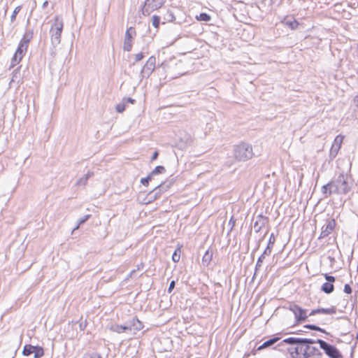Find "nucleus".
<instances>
[{
  "label": "nucleus",
  "instance_id": "9d476101",
  "mask_svg": "<svg viewBox=\"0 0 358 358\" xmlns=\"http://www.w3.org/2000/svg\"><path fill=\"white\" fill-rule=\"evenodd\" d=\"M136 35V29L133 27H129L125 33L124 40V46L123 49L124 51L129 52L132 48L131 40Z\"/></svg>",
  "mask_w": 358,
  "mask_h": 358
},
{
  "label": "nucleus",
  "instance_id": "4c0bfd02",
  "mask_svg": "<svg viewBox=\"0 0 358 358\" xmlns=\"http://www.w3.org/2000/svg\"><path fill=\"white\" fill-rule=\"evenodd\" d=\"M272 251V248H271V246H267L266 249L264 250V252L261 255H264V257L266 256H268L271 255Z\"/></svg>",
  "mask_w": 358,
  "mask_h": 358
},
{
  "label": "nucleus",
  "instance_id": "09e8293b",
  "mask_svg": "<svg viewBox=\"0 0 358 358\" xmlns=\"http://www.w3.org/2000/svg\"><path fill=\"white\" fill-rule=\"evenodd\" d=\"M48 5V1H45L43 3L42 8L44 9Z\"/></svg>",
  "mask_w": 358,
  "mask_h": 358
},
{
  "label": "nucleus",
  "instance_id": "0eeeda50",
  "mask_svg": "<svg viewBox=\"0 0 358 358\" xmlns=\"http://www.w3.org/2000/svg\"><path fill=\"white\" fill-rule=\"evenodd\" d=\"M317 343L320 344V348H322L330 358H341L342 357L340 352L335 346L326 341L317 339Z\"/></svg>",
  "mask_w": 358,
  "mask_h": 358
},
{
  "label": "nucleus",
  "instance_id": "a19ab883",
  "mask_svg": "<svg viewBox=\"0 0 358 358\" xmlns=\"http://www.w3.org/2000/svg\"><path fill=\"white\" fill-rule=\"evenodd\" d=\"M143 57H144V55H143V52L137 53L136 55H135V58H134L135 62H138L141 61Z\"/></svg>",
  "mask_w": 358,
  "mask_h": 358
},
{
  "label": "nucleus",
  "instance_id": "4be33fe9",
  "mask_svg": "<svg viewBox=\"0 0 358 358\" xmlns=\"http://www.w3.org/2000/svg\"><path fill=\"white\" fill-rule=\"evenodd\" d=\"M279 340H280V338H278V337L272 338L265 341L262 345H260L258 348V350H262V349L266 348L267 347H269V346L273 345L274 343H275Z\"/></svg>",
  "mask_w": 358,
  "mask_h": 358
},
{
  "label": "nucleus",
  "instance_id": "c9c22d12",
  "mask_svg": "<svg viewBox=\"0 0 358 358\" xmlns=\"http://www.w3.org/2000/svg\"><path fill=\"white\" fill-rule=\"evenodd\" d=\"M275 241V238L274 234H271L269 237V240H268L267 246H271V248H273Z\"/></svg>",
  "mask_w": 358,
  "mask_h": 358
},
{
  "label": "nucleus",
  "instance_id": "c03bdc74",
  "mask_svg": "<svg viewBox=\"0 0 358 358\" xmlns=\"http://www.w3.org/2000/svg\"><path fill=\"white\" fill-rule=\"evenodd\" d=\"M175 285H176V282L174 280H172L170 284H169V287L168 288V292L171 293L172 292V290L174 289L175 287Z\"/></svg>",
  "mask_w": 358,
  "mask_h": 358
},
{
  "label": "nucleus",
  "instance_id": "2eb2a0df",
  "mask_svg": "<svg viewBox=\"0 0 358 358\" xmlns=\"http://www.w3.org/2000/svg\"><path fill=\"white\" fill-rule=\"evenodd\" d=\"M166 190V189L164 187V183H162L159 185L155 187L153 190L150 192L148 194V202L150 203L157 199L162 194V193Z\"/></svg>",
  "mask_w": 358,
  "mask_h": 358
},
{
  "label": "nucleus",
  "instance_id": "7ed1b4c3",
  "mask_svg": "<svg viewBox=\"0 0 358 358\" xmlns=\"http://www.w3.org/2000/svg\"><path fill=\"white\" fill-rule=\"evenodd\" d=\"M234 155L238 161H247L254 155L252 147L248 143H241L235 146Z\"/></svg>",
  "mask_w": 358,
  "mask_h": 358
},
{
  "label": "nucleus",
  "instance_id": "aec40b11",
  "mask_svg": "<svg viewBox=\"0 0 358 358\" xmlns=\"http://www.w3.org/2000/svg\"><path fill=\"white\" fill-rule=\"evenodd\" d=\"M162 19L164 21L163 23L171 22L176 20V17L173 11L169 9L163 14Z\"/></svg>",
  "mask_w": 358,
  "mask_h": 358
},
{
  "label": "nucleus",
  "instance_id": "79ce46f5",
  "mask_svg": "<svg viewBox=\"0 0 358 358\" xmlns=\"http://www.w3.org/2000/svg\"><path fill=\"white\" fill-rule=\"evenodd\" d=\"M344 292L346 294H351L352 293V288L350 286V285H348V284H345V286H344Z\"/></svg>",
  "mask_w": 358,
  "mask_h": 358
},
{
  "label": "nucleus",
  "instance_id": "b1692460",
  "mask_svg": "<svg viewBox=\"0 0 358 358\" xmlns=\"http://www.w3.org/2000/svg\"><path fill=\"white\" fill-rule=\"evenodd\" d=\"M109 329L111 331L116 332L118 334L125 333L124 324V325L113 324L109 327Z\"/></svg>",
  "mask_w": 358,
  "mask_h": 358
},
{
  "label": "nucleus",
  "instance_id": "423d86ee",
  "mask_svg": "<svg viewBox=\"0 0 358 358\" xmlns=\"http://www.w3.org/2000/svg\"><path fill=\"white\" fill-rule=\"evenodd\" d=\"M143 327L142 322L137 318H132L124 324L125 334L129 336H134L143 329Z\"/></svg>",
  "mask_w": 358,
  "mask_h": 358
},
{
  "label": "nucleus",
  "instance_id": "ea45409f",
  "mask_svg": "<svg viewBox=\"0 0 358 358\" xmlns=\"http://www.w3.org/2000/svg\"><path fill=\"white\" fill-rule=\"evenodd\" d=\"M125 110V106L124 104H117L116 106V110L118 112V113H122L123 112L124 110Z\"/></svg>",
  "mask_w": 358,
  "mask_h": 358
},
{
  "label": "nucleus",
  "instance_id": "f3484780",
  "mask_svg": "<svg viewBox=\"0 0 358 358\" xmlns=\"http://www.w3.org/2000/svg\"><path fill=\"white\" fill-rule=\"evenodd\" d=\"M268 221V218L266 217L259 215L257 217L256 221L254 223V229L255 231L258 233L261 231V229L265 226Z\"/></svg>",
  "mask_w": 358,
  "mask_h": 358
},
{
  "label": "nucleus",
  "instance_id": "ddd939ff",
  "mask_svg": "<svg viewBox=\"0 0 358 358\" xmlns=\"http://www.w3.org/2000/svg\"><path fill=\"white\" fill-rule=\"evenodd\" d=\"M304 358H321L322 353L316 347L307 345L303 348Z\"/></svg>",
  "mask_w": 358,
  "mask_h": 358
},
{
  "label": "nucleus",
  "instance_id": "f8f14e48",
  "mask_svg": "<svg viewBox=\"0 0 358 358\" xmlns=\"http://www.w3.org/2000/svg\"><path fill=\"white\" fill-rule=\"evenodd\" d=\"M336 227V220L334 218L328 219L326 221V224L322 227V231L319 236V238H323L328 236L333 232Z\"/></svg>",
  "mask_w": 358,
  "mask_h": 358
},
{
  "label": "nucleus",
  "instance_id": "72a5a7b5",
  "mask_svg": "<svg viewBox=\"0 0 358 358\" xmlns=\"http://www.w3.org/2000/svg\"><path fill=\"white\" fill-rule=\"evenodd\" d=\"M83 358H103L100 354L94 352L92 354H85Z\"/></svg>",
  "mask_w": 358,
  "mask_h": 358
},
{
  "label": "nucleus",
  "instance_id": "5fc2aeb1",
  "mask_svg": "<svg viewBox=\"0 0 358 358\" xmlns=\"http://www.w3.org/2000/svg\"><path fill=\"white\" fill-rule=\"evenodd\" d=\"M356 339L358 340V334H357Z\"/></svg>",
  "mask_w": 358,
  "mask_h": 358
},
{
  "label": "nucleus",
  "instance_id": "e433bc0d",
  "mask_svg": "<svg viewBox=\"0 0 358 358\" xmlns=\"http://www.w3.org/2000/svg\"><path fill=\"white\" fill-rule=\"evenodd\" d=\"M265 257H264V255H261L258 259H257V264H256V270H257L258 268H259L261 266H262V262H264Z\"/></svg>",
  "mask_w": 358,
  "mask_h": 358
},
{
  "label": "nucleus",
  "instance_id": "9b49d317",
  "mask_svg": "<svg viewBox=\"0 0 358 358\" xmlns=\"http://www.w3.org/2000/svg\"><path fill=\"white\" fill-rule=\"evenodd\" d=\"M289 310L294 314L296 320L298 322H301L305 321L307 317V310L306 309H303L296 304H291L289 306Z\"/></svg>",
  "mask_w": 358,
  "mask_h": 358
},
{
  "label": "nucleus",
  "instance_id": "6e6552de",
  "mask_svg": "<svg viewBox=\"0 0 358 358\" xmlns=\"http://www.w3.org/2000/svg\"><path fill=\"white\" fill-rule=\"evenodd\" d=\"M156 64V58L154 56H151L147 60L145 64L143 66L141 76L142 78H148L151 73L154 71Z\"/></svg>",
  "mask_w": 358,
  "mask_h": 358
},
{
  "label": "nucleus",
  "instance_id": "c85d7f7f",
  "mask_svg": "<svg viewBox=\"0 0 358 358\" xmlns=\"http://www.w3.org/2000/svg\"><path fill=\"white\" fill-rule=\"evenodd\" d=\"M90 215H85L83 217L80 218V220H78V224L76 225V227L73 229V232L77 229H79L80 226L85 223L90 217Z\"/></svg>",
  "mask_w": 358,
  "mask_h": 358
},
{
  "label": "nucleus",
  "instance_id": "5701e85b",
  "mask_svg": "<svg viewBox=\"0 0 358 358\" xmlns=\"http://www.w3.org/2000/svg\"><path fill=\"white\" fill-rule=\"evenodd\" d=\"M321 289L326 294H331L334 292V287L333 284L326 282L322 285Z\"/></svg>",
  "mask_w": 358,
  "mask_h": 358
},
{
  "label": "nucleus",
  "instance_id": "7c9ffc66",
  "mask_svg": "<svg viewBox=\"0 0 358 358\" xmlns=\"http://www.w3.org/2000/svg\"><path fill=\"white\" fill-rule=\"evenodd\" d=\"M160 23V17L157 15H153L152 17V24L155 28H158Z\"/></svg>",
  "mask_w": 358,
  "mask_h": 358
},
{
  "label": "nucleus",
  "instance_id": "f03ea898",
  "mask_svg": "<svg viewBox=\"0 0 358 358\" xmlns=\"http://www.w3.org/2000/svg\"><path fill=\"white\" fill-rule=\"evenodd\" d=\"M63 21L57 15L55 17V22L52 24L50 34L52 45L55 47L60 43L61 34L63 30Z\"/></svg>",
  "mask_w": 358,
  "mask_h": 358
},
{
  "label": "nucleus",
  "instance_id": "dca6fc26",
  "mask_svg": "<svg viewBox=\"0 0 358 358\" xmlns=\"http://www.w3.org/2000/svg\"><path fill=\"white\" fill-rule=\"evenodd\" d=\"M342 142H343V137L342 136H337L335 138L334 143H333V145H332V146L331 148V150H330V156L331 157H335L337 155L338 152V150H340V148L341 147Z\"/></svg>",
  "mask_w": 358,
  "mask_h": 358
},
{
  "label": "nucleus",
  "instance_id": "412c9836",
  "mask_svg": "<svg viewBox=\"0 0 358 358\" xmlns=\"http://www.w3.org/2000/svg\"><path fill=\"white\" fill-rule=\"evenodd\" d=\"M333 189H334V187H333L332 181H331V182H328L327 184L323 185L322 187V193L324 194V197L326 198L328 196H330L331 194H329V190H333Z\"/></svg>",
  "mask_w": 358,
  "mask_h": 358
},
{
  "label": "nucleus",
  "instance_id": "393cba45",
  "mask_svg": "<svg viewBox=\"0 0 358 358\" xmlns=\"http://www.w3.org/2000/svg\"><path fill=\"white\" fill-rule=\"evenodd\" d=\"M212 258H213V252L210 251V250H207L202 258V262L203 264L208 265L209 263L211 262Z\"/></svg>",
  "mask_w": 358,
  "mask_h": 358
},
{
  "label": "nucleus",
  "instance_id": "f704fd0d",
  "mask_svg": "<svg viewBox=\"0 0 358 358\" xmlns=\"http://www.w3.org/2000/svg\"><path fill=\"white\" fill-rule=\"evenodd\" d=\"M152 177L149 174L146 178H141V182L143 185H148L149 183V181L152 180Z\"/></svg>",
  "mask_w": 358,
  "mask_h": 358
},
{
  "label": "nucleus",
  "instance_id": "c756f323",
  "mask_svg": "<svg viewBox=\"0 0 358 358\" xmlns=\"http://www.w3.org/2000/svg\"><path fill=\"white\" fill-rule=\"evenodd\" d=\"M197 20L200 21H204V22H208L210 20V16L206 13H201L199 16L196 17Z\"/></svg>",
  "mask_w": 358,
  "mask_h": 358
},
{
  "label": "nucleus",
  "instance_id": "f257e3e1",
  "mask_svg": "<svg viewBox=\"0 0 358 358\" xmlns=\"http://www.w3.org/2000/svg\"><path fill=\"white\" fill-rule=\"evenodd\" d=\"M334 189L329 191V194H347L352 187L350 179L343 173L340 174L336 179L332 181Z\"/></svg>",
  "mask_w": 358,
  "mask_h": 358
},
{
  "label": "nucleus",
  "instance_id": "473e14b6",
  "mask_svg": "<svg viewBox=\"0 0 358 358\" xmlns=\"http://www.w3.org/2000/svg\"><path fill=\"white\" fill-rule=\"evenodd\" d=\"M20 10H21V6H19L15 7V8L14 9V10L13 12V14L10 16V21L11 22H13V21L15 20L16 15L20 11Z\"/></svg>",
  "mask_w": 358,
  "mask_h": 358
},
{
  "label": "nucleus",
  "instance_id": "a211bd4d",
  "mask_svg": "<svg viewBox=\"0 0 358 358\" xmlns=\"http://www.w3.org/2000/svg\"><path fill=\"white\" fill-rule=\"evenodd\" d=\"M336 313V307L332 306V307L329 308H317V309L313 310L310 313L309 315L311 316V315H314L318 314V313H323V314H327V315H333V314H335Z\"/></svg>",
  "mask_w": 358,
  "mask_h": 358
},
{
  "label": "nucleus",
  "instance_id": "39448f33",
  "mask_svg": "<svg viewBox=\"0 0 358 358\" xmlns=\"http://www.w3.org/2000/svg\"><path fill=\"white\" fill-rule=\"evenodd\" d=\"M166 0H145L141 8L143 15L148 16L155 10L162 7Z\"/></svg>",
  "mask_w": 358,
  "mask_h": 358
},
{
  "label": "nucleus",
  "instance_id": "8fccbe9b",
  "mask_svg": "<svg viewBox=\"0 0 358 358\" xmlns=\"http://www.w3.org/2000/svg\"><path fill=\"white\" fill-rule=\"evenodd\" d=\"M355 103L357 106H358V95L355 98Z\"/></svg>",
  "mask_w": 358,
  "mask_h": 358
},
{
  "label": "nucleus",
  "instance_id": "49530a36",
  "mask_svg": "<svg viewBox=\"0 0 358 358\" xmlns=\"http://www.w3.org/2000/svg\"><path fill=\"white\" fill-rule=\"evenodd\" d=\"M158 155H159L158 152H157V151H155V152L153 153V155H152V157H151V162H152V161H154V160L157 159V158Z\"/></svg>",
  "mask_w": 358,
  "mask_h": 358
},
{
  "label": "nucleus",
  "instance_id": "58836bf2",
  "mask_svg": "<svg viewBox=\"0 0 358 358\" xmlns=\"http://www.w3.org/2000/svg\"><path fill=\"white\" fill-rule=\"evenodd\" d=\"M325 279L327 280V282H329L333 284V282L335 281V278L332 275H329L328 274H325Z\"/></svg>",
  "mask_w": 358,
  "mask_h": 358
},
{
  "label": "nucleus",
  "instance_id": "6ab92c4d",
  "mask_svg": "<svg viewBox=\"0 0 358 358\" xmlns=\"http://www.w3.org/2000/svg\"><path fill=\"white\" fill-rule=\"evenodd\" d=\"M92 176H94V173L92 171H88L85 176L77 180L76 185L85 186L87 184L88 179Z\"/></svg>",
  "mask_w": 358,
  "mask_h": 358
},
{
  "label": "nucleus",
  "instance_id": "a18cd8bd",
  "mask_svg": "<svg viewBox=\"0 0 358 358\" xmlns=\"http://www.w3.org/2000/svg\"><path fill=\"white\" fill-rule=\"evenodd\" d=\"M297 25H298V23H297V22H296V21H295V20H294V21H293V22H291L289 23V26L291 27V28H292V29H296V27H297Z\"/></svg>",
  "mask_w": 358,
  "mask_h": 358
},
{
  "label": "nucleus",
  "instance_id": "3c124183",
  "mask_svg": "<svg viewBox=\"0 0 358 358\" xmlns=\"http://www.w3.org/2000/svg\"><path fill=\"white\" fill-rule=\"evenodd\" d=\"M229 222H231V224H232V225H234V222H231V220H229Z\"/></svg>",
  "mask_w": 358,
  "mask_h": 358
},
{
  "label": "nucleus",
  "instance_id": "a878e982",
  "mask_svg": "<svg viewBox=\"0 0 358 358\" xmlns=\"http://www.w3.org/2000/svg\"><path fill=\"white\" fill-rule=\"evenodd\" d=\"M35 346H33L31 345H24L22 351V354L24 356H29L31 354H33V352H34Z\"/></svg>",
  "mask_w": 358,
  "mask_h": 358
},
{
  "label": "nucleus",
  "instance_id": "bb28decb",
  "mask_svg": "<svg viewBox=\"0 0 358 358\" xmlns=\"http://www.w3.org/2000/svg\"><path fill=\"white\" fill-rule=\"evenodd\" d=\"M33 353L34 358H41L44 355L43 349L41 347L35 346V350L34 352H33Z\"/></svg>",
  "mask_w": 358,
  "mask_h": 358
},
{
  "label": "nucleus",
  "instance_id": "603ef678",
  "mask_svg": "<svg viewBox=\"0 0 358 358\" xmlns=\"http://www.w3.org/2000/svg\"><path fill=\"white\" fill-rule=\"evenodd\" d=\"M229 222H231V224H232V225H234V222H231V220H229Z\"/></svg>",
  "mask_w": 358,
  "mask_h": 358
},
{
  "label": "nucleus",
  "instance_id": "1a4fd4ad",
  "mask_svg": "<svg viewBox=\"0 0 358 358\" xmlns=\"http://www.w3.org/2000/svg\"><path fill=\"white\" fill-rule=\"evenodd\" d=\"M281 343L301 344V345H302L303 348H306L307 345H310L313 343H317V341L310 338L289 337L284 339Z\"/></svg>",
  "mask_w": 358,
  "mask_h": 358
},
{
  "label": "nucleus",
  "instance_id": "37998d69",
  "mask_svg": "<svg viewBox=\"0 0 358 358\" xmlns=\"http://www.w3.org/2000/svg\"><path fill=\"white\" fill-rule=\"evenodd\" d=\"M172 259L174 262H178L180 260V255H178L176 252H175L172 255Z\"/></svg>",
  "mask_w": 358,
  "mask_h": 358
},
{
  "label": "nucleus",
  "instance_id": "864d4df0",
  "mask_svg": "<svg viewBox=\"0 0 358 358\" xmlns=\"http://www.w3.org/2000/svg\"><path fill=\"white\" fill-rule=\"evenodd\" d=\"M229 222H231V224H232V225H234V222H231V220H229Z\"/></svg>",
  "mask_w": 358,
  "mask_h": 358
},
{
  "label": "nucleus",
  "instance_id": "20e7f679",
  "mask_svg": "<svg viewBox=\"0 0 358 358\" xmlns=\"http://www.w3.org/2000/svg\"><path fill=\"white\" fill-rule=\"evenodd\" d=\"M31 37H32V33H31V34L26 33L24 35L22 39L21 40V41L19 44V46H18L15 53L14 54V55L12 58L11 63H12L13 66L16 65L21 61V59L23 57V54L27 50L28 43H29Z\"/></svg>",
  "mask_w": 358,
  "mask_h": 358
},
{
  "label": "nucleus",
  "instance_id": "4468645a",
  "mask_svg": "<svg viewBox=\"0 0 358 358\" xmlns=\"http://www.w3.org/2000/svg\"><path fill=\"white\" fill-rule=\"evenodd\" d=\"M287 350L290 354L292 358H304L303 356V347L301 344H290Z\"/></svg>",
  "mask_w": 358,
  "mask_h": 358
},
{
  "label": "nucleus",
  "instance_id": "cd10ccee",
  "mask_svg": "<svg viewBox=\"0 0 358 358\" xmlns=\"http://www.w3.org/2000/svg\"><path fill=\"white\" fill-rule=\"evenodd\" d=\"M166 171L165 168L163 166H157L155 168V169L150 173V175L152 177L154 175L162 173Z\"/></svg>",
  "mask_w": 358,
  "mask_h": 358
},
{
  "label": "nucleus",
  "instance_id": "2f4dec72",
  "mask_svg": "<svg viewBox=\"0 0 358 358\" xmlns=\"http://www.w3.org/2000/svg\"><path fill=\"white\" fill-rule=\"evenodd\" d=\"M305 327L307 329H311V330H315V331H321L323 333H326L324 329H322L320 327H319L318 326H316L315 324H307L305 326Z\"/></svg>",
  "mask_w": 358,
  "mask_h": 358
},
{
  "label": "nucleus",
  "instance_id": "de8ad7c7",
  "mask_svg": "<svg viewBox=\"0 0 358 358\" xmlns=\"http://www.w3.org/2000/svg\"><path fill=\"white\" fill-rule=\"evenodd\" d=\"M125 101L128 103H134L135 102V100L130 98V97H128L125 99Z\"/></svg>",
  "mask_w": 358,
  "mask_h": 358
}]
</instances>
